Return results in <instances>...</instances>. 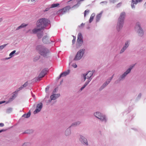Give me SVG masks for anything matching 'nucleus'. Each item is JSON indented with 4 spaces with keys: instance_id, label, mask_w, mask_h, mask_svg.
<instances>
[{
    "instance_id": "19",
    "label": "nucleus",
    "mask_w": 146,
    "mask_h": 146,
    "mask_svg": "<svg viewBox=\"0 0 146 146\" xmlns=\"http://www.w3.org/2000/svg\"><path fill=\"white\" fill-rule=\"evenodd\" d=\"M109 82H108L106 81L104 82L103 84L100 87L99 90L100 91L102 90L103 89L105 88L107 85L109 84Z\"/></svg>"
},
{
    "instance_id": "8",
    "label": "nucleus",
    "mask_w": 146,
    "mask_h": 146,
    "mask_svg": "<svg viewBox=\"0 0 146 146\" xmlns=\"http://www.w3.org/2000/svg\"><path fill=\"white\" fill-rule=\"evenodd\" d=\"M83 43V37L82 34L79 33L78 35L77 40V46L79 47L81 46Z\"/></svg>"
},
{
    "instance_id": "42",
    "label": "nucleus",
    "mask_w": 146,
    "mask_h": 146,
    "mask_svg": "<svg viewBox=\"0 0 146 146\" xmlns=\"http://www.w3.org/2000/svg\"><path fill=\"white\" fill-rule=\"evenodd\" d=\"M49 86H47L45 89V91L46 92H47L49 90Z\"/></svg>"
},
{
    "instance_id": "1",
    "label": "nucleus",
    "mask_w": 146,
    "mask_h": 146,
    "mask_svg": "<svg viewBox=\"0 0 146 146\" xmlns=\"http://www.w3.org/2000/svg\"><path fill=\"white\" fill-rule=\"evenodd\" d=\"M50 25V21L48 19L42 18L38 20L36 23V28L33 29L32 32L34 34L41 31L46 26Z\"/></svg>"
},
{
    "instance_id": "34",
    "label": "nucleus",
    "mask_w": 146,
    "mask_h": 146,
    "mask_svg": "<svg viewBox=\"0 0 146 146\" xmlns=\"http://www.w3.org/2000/svg\"><path fill=\"white\" fill-rule=\"evenodd\" d=\"M16 50H14L9 55V56H11V57H12L13 56V55L16 52Z\"/></svg>"
},
{
    "instance_id": "9",
    "label": "nucleus",
    "mask_w": 146,
    "mask_h": 146,
    "mask_svg": "<svg viewBox=\"0 0 146 146\" xmlns=\"http://www.w3.org/2000/svg\"><path fill=\"white\" fill-rule=\"evenodd\" d=\"M130 40H129L126 41L125 43L124 46L120 50L119 53L122 54L127 48L130 44Z\"/></svg>"
},
{
    "instance_id": "45",
    "label": "nucleus",
    "mask_w": 146,
    "mask_h": 146,
    "mask_svg": "<svg viewBox=\"0 0 146 146\" xmlns=\"http://www.w3.org/2000/svg\"><path fill=\"white\" fill-rule=\"evenodd\" d=\"M56 88L53 91L52 94H55L56 93Z\"/></svg>"
},
{
    "instance_id": "2",
    "label": "nucleus",
    "mask_w": 146,
    "mask_h": 146,
    "mask_svg": "<svg viewBox=\"0 0 146 146\" xmlns=\"http://www.w3.org/2000/svg\"><path fill=\"white\" fill-rule=\"evenodd\" d=\"M36 50L38 53L44 58H47L49 57L50 50L45 46L42 45H38L36 48Z\"/></svg>"
},
{
    "instance_id": "49",
    "label": "nucleus",
    "mask_w": 146,
    "mask_h": 146,
    "mask_svg": "<svg viewBox=\"0 0 146 146\" xmlns=\"http://www.w3.org/2000/svg\"><path fill=\"white\" fill-rule=\"evenodd\" d=\"M6 102L5 101H0V104H2L3 103H4L5 102Z\"/></svg>"
},
{
    "instance_id": "5",
    "label": "nucleus",
    "mask_w": 146,
    "mask_h": 146,
    "mask_svg": "<svg viewBox=\"0 0 146 146\" xmlns=\"http://www.w3.org/2000/svg\"><path fill=\"white\" fill-rule=\"evenodd\" d=\"M85 50L84 49L80 50L77 53L73 60L77 61L80 60L83 57Z\"/></svg>"
},
{
    "instance_id": "44",
    "label": "nucleus",
    "mask_w": 146,
    "mask_h": 146,
    "mask_svg": "<svg viewBox=\"0 0 146 146\" xmlns=\"http://www.w3.org/2000/svg\"><path fill=\"white\" fill-rule=\"evenodd\" d=\"M141 93H139L137 96V98L139 99L141 97Z\"/></svg>"
},
{
    "instance_id": "52",
    "label": "nucleus",
    "mask_w": 146,
    "mask_h": 146,
    "mask_svg": "<svg viewBox=\"0 0 146 146\" xmlns=\"http://www.w3.org/2000/svg\"><path fill=\"white\" fill-rule=\"evenodd\" d=\"M85 88V87L83 86L80 88V90L82 91Z\"/></svg>"
},
{
    "instance_id": "4",
    "label": "nucleus",
    "mask_w": 146,
    "mask_h": 146,
    "mask_svg": "<svg viewBox=\"0 0 146 146\" xmlns=\"http://www.w3.org/2000/svg\"><path fill=\"white\" fill-rule=\"evenodd\" d=\"M94 115L102 121H104L105 122L107 121V119L106 115L99 112H95L94 113Z\"/></svg>"
},
{
    "instance_id": "39",
    "label": "nucleus",
    "mask_w": 146,
    "mask_h": 146,
    "mask_svg": "<svg viewBox=\"0 0 146 146\" xmlns=\"http://www.w3.org/2000/svg\"><path fill=\"white\" fill-rule=\"evenodd\" d=\"M40 56H37L35 57L34 59V61H36L39 59Z\"/></svg>"
},
{
    "instance_id": "58",
    "label": "nucleus",
    "mask_w": 146,
    "mask_h": 146,
    "mask_svg": "<svg viewBox=\"0 0 146 146\" xmlns=\"http://www.w3.org/2000/svg\"><path fill=\"white\" fill-rule=\"evenodd\" d=\"M90 82V81H89V80H88V81H86V82L85 83L86 84H87V85H88V84Z\"/></svg>"
},
{
    "instance_id": "23",
    "label": "nucleus",
    "mask_w": 146,
    "mask_h": 146,
    "mask_svg": "<svg viewBox=\"0 0 146 146\" xmlns=\"http://www.w3.org/2000/svg\"><path fill=\"white\" fill-rule=\"evenodd\" d=\"M102 14V11L100 13L98 14L97 15V16H96V22H98L99 21V20H100V19L101 17Z\"/></svg>"
},
{
    "instance_id": "33",
    "label": "nucleus",
    "mask_w": 146,
    "mask_h": 146,
    "mask_svg": "<svg viewBox=\"0 0 146 146\" xmlns=\"http://www.w3.org/2000/svg\"><path fill=\"white\" fill-rule=\"evenodd\" d=\"M7 44H4L3 45L0 46V50H2L3 49Z\"/></svg>"
},
{
    "instance_id": "10",
    "label": "nucleus",
    "mask_w": 146,
    "mask_h": 146,
    "mask_svg": "<svg viewBox=\"0 0 146 146\" xmlns=\"http://www.w3.org/2000/svg\"><path fill=\"white\" fill-rule=\"evenodd\" d=\"M43 104L42 103L38 104L36 105V108L33 112L34 114L39 112L41 110Z\"/></svg>"
},
{
    "instance_id": "6",
    "label": "nucleus",
    "mask_w": 146,
    "mask_h": 146,
    "mask_svg": "<svg viewBox=\"0 0 146 146\" xmlns=\"http://www.w3.org/2000/svg\"><path fill=\"white\" fill-rule=\"evenodd\" d=\"M79 140L81 143L84 146H87L89 145L87 139L83 135H79Z\"/></svg>"
},
{
    "instance_id": "30",
    "label": "nucleus",
    "mask_w": 146,
    "mask_h": 146,
    "mask_svg": "<svg viewBox=\"0 0 146 146\" xmlns=\"http://www.w3.org/2000/svg\"><path fill=\"white\" fill-rule=\"evenodd\" d=\"M28 85L27 82H26L23 85H22L21 87H20V89H23L24 87H25Z\"/></svg>"
},
{
    "instance_id": "62",
    "label": "nucleus",
    "mask_w": 146,
    "mask_h": 146,
    "mask_svg": "<svg viewBox=\"0 0 146 146\" xmlns=\"http://www.w3.org/2000/svg\"><path fill=\"white\" fill-rule=\"evenodd\" d=\"M31 92V94H32V96H33V97H35V95H34L33 94V93L32 92Z\"/></svg>"
},
{
    "instance_id": "15",
    "label": "nucleus",
    "mask_w": 146,
    "mask_h": 146,
    "mask_svg": "<svg viewBox=\"0 0 146 146\" xmlns=\"http://www.w3.org/2000/svg\"><path fill=\"white\" fill-rule=\"evenodd\" d=\"M48 70L46 68H44L40 72L39 76L41 78L43 77L45 75H46L47 73Z\"/></svg>"
},
{
    "instance_id": "21",
    "label": "nucleus",
    "mask_w": 146,
    "mask_h": 146,
    "mask_svg": "<svg viewBox=\"0 0 146 146\" xmlns=\"http://www.w3.org/2000/svg\"><path fill=\"white\" fill-rule=\"evenodd\" d=\"M138 2L137 0H132L131 1V6L132 8H135V6L134 4H137Z\"/></svg>"
},
{
    "instance_id": "35",
    "label": "nucleus",
    "mask_w": 146,
    "mask_h": 146,
    "mask_svg": "<svg viewBox=\"0 0 146 146\" xmlns=\"http://www.w3.org/2000/svg\"><path fill=\"white\" fill-rule=\"evenodd\" d=\"M80 2H78V3L74 5L72 7L75 8L78 7L80 5Z\"/></svg>"
},
{
    "instance_id": "41",
    "label": "nucleus",
    "mask_w": 146,
    "mask_h": 146,
    "mask_svg": "<svg viewBox=\"0 0 146 146\" xmlns=\"http://www.w3.org/2000/svg\"><path fill=\"white\" fill-rule=\"evenodd\" d=\"M72 66L74 67V68H76L77 67V65L74 63L72 64Z\"/></svg>"
},
{
    "instance_id": "13",
    "label": "nucleus",
    "mask_w": 146,
    "mask_h": 146,
    "mask_svg": "<svg viewBox=\"0 0 146 146\" xmlns=\"http://www.w3.org/2000/svg\"><path fill=\"white\" fill-rule=\"evenodd\" d=\"M60 95L59 94H52L50 96V100H49V102H51L52 100H55L60 97Z\"/></svg>"
},
{
    "instance_id": "26",
    "label": "nucleus",
    "mask_w": 146,
    "mask_h": 146,
    "mask_svg": "<svg viewBox=\"0 0 146 146\" xmlns=\"http://www.w3.org/2000/svg\"><path fill=\"white\" fill-rule=\"evenodd\" d=\"M42 78L38 75L37 77L33 79L34 82H36L37 81H39Z\"/></svg>"
},
{
    "instance_id": "31",
    "label": "nucleus",
    "mask_w": 146,
    "mask_h": 146,
    "mask_svg": "<svg viewBox=\"0 0 146 146\" xmlns=\"http://www.w3.org/2000/svg\"><path fill=\"white\" fill-rule=\"evenodd\" d=\"M59 5V3L53 4L51 5V6L50 7V8H52L57 7Z\"/></svg>"
},
{
    "instance_id": "25",
    "label": "nucleus",
    "mask_w": 146,
    "mask_h": 146,
    "mask_svg": "<svg viewBox=\"0 0 146 146\" xmlns=\"http://www.w3.org/2000/svg\"><path fill=\"white\" fill-rule=\"evenodd\" d=\"M31 115V112L30 111H29L27 113V114H23V116L22 117H24L25 118H29V117H30V116Z\"/></svg>"
},
{
    "instance_id": "32",
    "label": "nucleus",
    "mask_w": 146,
    "mask_h": 146,
    "mask_svg": "<svg viewBox=\"0 0 146 146\" xmlns=\"http://www.w3.org/2000/svg\"><path fill=\"white\" fill-rule=\"evenodd\" d=\"M12 110V108H9L7 110L6 112L7 113H9L11 112Z\"/></svg>"
},
{
    "instance_id": "46",
    "label": "nucleus",
    "mask_w": 146,
    "mask_h": 146,
    "mask_svg": "<svg viewBox=\"0 0 146 146\" xmlns=\"http://www.w3.org/2000/svg\"><path fill=\"white\" fill-rule=\"evenodd\" d=\"M87 78L88 79V80L89 81H90L92 79L91 77H88V75H87Z\"/></svg>"
},
{
    "instance_id": "36",
    "label": "nucleus",
    "mask_w": 146,
    "mask_h": 146,
    "mask_svg": "<svg viewBox=\"0 0 146 146\" xmlns=\"http://www.w3.org/2000/svg\"><path fill=\"white\" fill-rule=\"evenodd\" d=\"M27 26V24H25L24 23H23L20 26V27L21 28H23V27H26V26Z\"/></svg>"
},
{
    "instance_id": "20",
    "label": "nucleus",
    "mask_w": 146,
    "mask_h": 146,
    "mask_svg": "<svg viewBox=\"0 0 146 146\" xmlns=\"http://www.w3.org/2000/svg\"><path fill=\"white\" fill-rule=\"evenodd\" d=\"M81 123V122L79 121L75 122L72 124L70 126V127H76L80 124Z\"/></svg>"
},
{
    "instance_id": "47",
    "label": "nucleus",
    "mask_w": 146,
    "mask_h": 146,
    "mask_svg": "<svg viewBox=\"0 0 146 146\" xmlns=\"http://www.w3.org/2000/svg\"><path fill=\"white\" fill-rule=\"evenodd\" d=\"M76 38L75 37V38H73V40H72V42L73 44H74L75 42L76 41Z\"/></svg>"
},
{
    "instance_id": "24",
    "label": "nucleus",
    "mask_w": 146,
    "mask_h": 146,
    "mask_svg": "<svg viewBox=\"0 0 146 146\" xmlns=\"http://www.w3.org/2000/svg\"><path fill=\"white\" fill-rule=\"evenodd\" d=\"M37 36L39 38H41L43 35V31H39L37 32Z\"/></svg>"
},
{
    "instance_id": "3",
    "label": "nucleus",
    "mask_w": 146,
    "mask_h": 146,
    "mask_svg": "<svg viewBox=\"0 0 146 146\" xmlns=\"http://www.w3.org/2000/svg\"><path fill=\"white\" fill-rule=\"evenodd\" d=\"M135 65V64L131 65L126 71L122 75H120L118 79L115 81V83L117 84L119 83L120 81L123 80L126 76L130 72L131 70L133 69Z\"/></svg>"
},
{
    "instance_id": "51",
    "label": "nucleus",
    "mask_w": 146,
    "mask_h": 146,
    "mask_svg": "<svg viewBox=\"0 0 146 146\" xmlns=\"http://www.w3.org/2000/svg\"><path fill=\"white\" fill-rule=\"evenodd\" d=\"M6 131V130L5 129H2L1 130H0V133H1L2 132L5 131Z\"/></svg>"
},
{
    "instance_id": "18",
    "label": "nucleus",
    "mask_w": 146,
    "mask_h": 146,
    "mask_svg": "<svg viewBox=\"0 0 146 146\" xmlns=\"http://www.w3.org/2000/svg\"><path fill=\"white\" fill-rule=\"evenodd\" d=\"M69 7L66 6L64 8H63L59 10L58 11V13H61V14H64L66 11L67 9Z\"/></svg>"
},
{
    "instance_id": "38",
    "label": "nucleus",
    "mask_w": 146,
    "mask_h": 146,
    "mask_svg": "<svg viewBox=\"0 0 146 146\" xmlns=\"http://www.w3.org/2000/svg\"><path fill=\"white\" fill-rule=\"evenodd\" d=\"M89 12V10H87L85 11L84 13V16L85 17L86 15V13H88Z\"/></svg>"
},
{
    "instance_id": "56",
    "label": "nucleus",
    "mask_w": 146,
    "mask_h": 146,
    "mask_svg": "<svg viewBox=\"0 0 146 146\" xmlns=\"http://www.w3.org/2000/svg\"><path fill=\"white\" fill-rule=\"evenodd\" d=\"M84 0H76L77 2H80V1H84Z\"/></svg>"
},
{
    "instance_id": "29",
    "label": "nucleus",
    "mask_w": 146,
    "mask_h": 146,
    "mask_svg": "<svg viewBox=\"0 0 146 146\" xmlns=\"http://www.w3.org/2000/svg\"><path fill=\"white\" fill-rule=\"evenodd\" d=\"M86 74H87V75L88 76V77H91L93 75V72H91V71H88L87 73Z\"/></svg>"
},
{
    "instance_id": "63",
    "label": "nucleus",
    "mask_w": 146,
    "mask_h": 146,
    "mask_svg": "<svg viewBox=\"0 0 146 146\" xmlns=\"http://www.w3.org/2000/svg\"><path fill=\"white\" fill-rule=\"evenodd\" d=\"M62 76H61V75L60 74V76L58 77L57 78H58V79H59L61 77H62Z\"/></svg>"
},
{
    "instance_id": "64",
    "label": "nucleus",
    "mask_w": 146,
    "mask_h": 146,
    "mask_svg": "<svg viewBox=\"0 0 146 146\" xmlns=\"http://www.w3.org/2000/svg\"><path fill=\"white\" fill-rule=\"evenodd\" d=\"M22 90L21 89H20V88H19L17 90V92H18L20 90Z\"/></svg>"
},
{
    "instance_id": "53",
    "label": "nucleus",
    "mask_w": 146,
    "mask_h": 146,
    "mask_svg": "<svg viewBox=\"0 0 146 146\" xmlns=\"http://www.w3.org/2000/svg\"><path fill=\"white\" fill-rule=\"evenodd\" d=\"M27 144V143H23L22 145V146H26Z\"/></svg>"
},
{
    "instance_id": "54",
    "label": "nucleus",
    "mask_w": 146,
    "mask_h": 146,
    "mask_svg": "<svg viewBox=\"0 0 146 146\" xmlns=\"http://www.w3.org/2000/svg\"><path fill=\"white\" fill-rule=\"evenodd\" d=\"M121 3H118V4H117V7H119V6H120V5H121Z\"/></svg>"
},
{
    "instance_id": "59",
    "label": "nucleus",
    "mask_w": 146,
    "mask_h": 146,
    "mask_svg": "<svg viewBox=\"0 0 146 146\" xmlns=\"http://www.w3.org/2000/svg\"><path fill=\"white\" fill-rule=\"evenodd\" d=\"M95 14L94 13H92L91 15V16L92 17H94V16H95Z\"/></svg>"
},
{
    "instance_id": "22",
    "label": "nucleus",
    "mask_w": 146,
    "mask_h": 146,
    "mask_svg": "<svg viewBox=\"0 0 146 146\" xmlns=\"http://www.w3.org/2000/svg\"><path fill=\"white\" fill-rule=\"evenodd\" d=\"M70 70H68V71H65L63 72V73L60 74L61 76L62 77L64 76H66L68 75L70 73Z\"/></svg>"
},
{
    "instance_id": "37",
    "label": "nucleus",
    "mask_w": 146,
    "mask_h": 146,
    "mask_svg": "<svg viewBox=\"0 0 146 146\" xmlns=\"http://www.w3.org/2000/svg\"><path fill=\"white\" fill-rule=\"evenodd\" d=\"M114 75V74H113V75L111 77H110L109 79H108L107 80L108 82H109V83L111 81V80L112 79L113 76Z\"/></svg>"
},
{
    "instance_id": "17",
    "label": "nucleus",
    "mask_w": 146,
    "mask_h": 146,
    "mask_svg": "<svg viewBox=\"0 0 146 146\" xmlns=\"http://www.w3.org/2000/svg\"><path fill=\"white\" fill-rule=\"evenodd\" d=\"M70 127H69L66 129L64 132V134L66 137H69L71 134Z\"/></svg>"
},
{
    "instance_id": "14",
    "label": "nucleus",
    "mask_w": 146,
    "mask_h": 146,
    "mask_svg": "<svg viewBox=\"0 0 146 146\" xmlns=\"http://www.w3.org/2000/svg\"><path fill=\"white\" fill-rule=\"evenodd\" d=\"M42 41L45 44H49L50 43V42H53L52 41L49 39L47 35L43 37Z\"/></svg>"
},
{
    "instance_id": "57",
    "label": "nucleus",
    "mask_w": 146,
    "mask_h": 146,
    "mask_svg": "<svg viewBox=\"0 0 146 146\" xmlns=\"http://www.w3.org/2000/svg\"><path fill=\"white\" fill-rule=\"evenodd\" d=\"M21 29L20 26H19V27H18L17 28V29H16V30H19V29Z\"/></svg>"
},
{
    "instance_id": "61",
    "label": "nucleus",
    "mask_w": 146,
    "mask_h": 146,
    "mask_svg": "<svg viewBox=\"0 0 146 146\" xmlns=\"http://www.w3.org/2000/svg\"><path fill=\"white\" fill-rule=\"evenodd\" d=\"M11 58V57L10 56V57H8V58H5V60H8V59H10V58Z\"/></svg>"
},
{
    "instance_id": "12",
    "label": "nucleus",
    "mask_w": 146,
    "mask_h": 146,
    "mask_svg": "<svg viewBox=\"0 0 146 146\" xmlns=\"http://www.w3.org/2000/svg\"><path fill=\"white\" fill-rule=\"evenodd\" d=\"M126 16L125 13L124 12H121L120 14L119 17L118 19V21L124 22V20Z\"/></svg>"
},
{
    "instance_id": "16",
    "label": "nucleus",
    "mask_w": 146,
    "mask_h": 146,
    "mask_svg": "<svg viewBox=\"0 0 146 146\" xmlns=\"http://www.w3.org/2000/svg\"><path fill=\"white\" fill-rule=\"evenodd\" d=\"M17 95V93L16 92L13 93V94L11 97L10 98L9 100L7 102H6V104H7L9 103L12 101L15 98Z\"/></svg>"
},
{
    "instance_id": "28",
    "label": "nucleus",
    "mask_w": 146,
    "mask_h": 146,
    "mask_svg": "<svg viewBox=\"0 0 146 146\" xmlns=\"http://www.w3.org/2000/svg\"><path fill=\"white\" fill-rule=\"evenodd\" d=\"M87 75V74H82L81 75V77L82 78L84 79L83 81H85L86 78V76Z\"/></svg>"
},
{
    "instance_id": "48",
    "label": "nucleus",
    "mask_w": 146,
    "mask_h": 146,
    "mask_svg": "<svg viewBox=\"0 0 146 146\" xmlns=\"http://www.w3.org/2000/svg\"><path fill=\"white\" fill-rule=\"evenodd\" d=\"M6 102L5 101H0V104H2L3 103H4L5 102Z\"/></svg>"
},
{
    "instance_id": "7",
    "label": "nucleus",
    "mask_w": 146,
    "mask_h": 146,
    "mask_svg": "<svg viewBox=\"0 0 146 146\" xmlns=\"http://www.w3.org/2000/svg\"><path fill=\"white\" fill-rule=\"evenodd\" d=\"M135 29L137 31L139 35L140 36H142L143 34V32L142 29L140 26V24L139 22L136 23L135 26Z\"/></svg>"
},
{
    "instance_id": "43",
    "label": "nucleus",
    "mask_w": 146,
    "mask_h": 146,
    "mask_svg": "<svg viewBox=\"0 0 146 146\" xmlns=\"http://www.w3.org/2000/svg\"><path fill=\"white\" fill-rule=\"evenodd\" d=\"M51 8H50V7H48L46 8L45 10H44V12L47 11H48Z\"/></svg>"
},
{
    "instance_id": "27",
    "label": "nucleus",
    "mask_w": 146,
    "mask_h": 146,
    "mask_svg": "<svg viewBox=\"0 0 146 146\" xmlns=\"http://www.w3.org/2000/svg\"><path fill=\"white\" fill-rule=\"evenodd\" d=\"M34 130L33 129L27 130L25 131L24 133L30 134L33 133Z\"/></svg>"
},
{
    "instance_id": "40",
    "label": "nucleus",
    "mask_w": 146,
    "mask_h": 146,
    "mask_svg": "<svg viewBox=\"0 0 146 146\" xmlns=\"http://www.w3.org/2000/svg\"><path fill=\"white\" fill-rule=\"evenodd\" d=\"M94 19L93 17H90V20H89V22L90 23H91L93 21Z\"/></svg>"
},
{
    "instance_id": "50",
    "label": "nucleus",
    "mask_w": 146,
    "mask_h": 146,
    "mask_svg": "<svg viewBox=\"0 0 146 146\" xmlns=\"http://www.w3.org/2000/svg\"><path fill=\"white\" fill-rule=\"evenodd\" d=\"M4 125V124L3 123H0V127H3Z\"/></svg>"
},
{
    "instance_id": "60",
    "label": "nucleus",
    "mask_w": 146,
    "mask_h": 146,
    "mask_svg": "<svg viewBox=\"0 0 146 146\" xmlns=\"http://www.w3.org/2000/svg\"><path fill=\"white\" fill-rule=\"evenodd\" d=\"M37 0H31V1L33 2H35Z\"/></svg>"
},
{
    "instance_id": "55",
    "label": "nucleus",
    "mask_w": 146,
    "mask_h": 146,
    "mask_svg": "<svg viewBox=\"0 0 146 146\" xmlns=\"http://www.w3.org/2000/svg\"><path fill=\"white\" fill-rule=\"evenodd\" d=\"M107 3V2L106 1H102V2H101L100 3H104L106 4Z\"/></svg>"
},
{
    "instance_id": "11",
    "label": "nucleus",
    "mask_w": 146,
    "mask_h": 146,
    "mask_svg": "<svg viewBox=\"0 0 146 146\" xmlns=\"http://www.w3.org/2000/svg\"><path fill=\"white\" fill-rule=\"evenodd\" d=\"M124 22H121L117 21V26L116 30L118 32H119L122 29L124 25Z\"/></svg>"
}]
</instances>
